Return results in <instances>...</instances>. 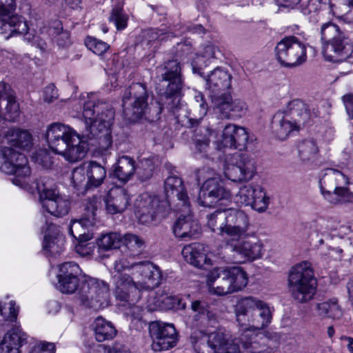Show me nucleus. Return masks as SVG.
Wrapping results in <instances>:
<instances>
[{
  "label": "nucleus",
  "instance_id": "nucleus-57",
  "mask_svg": "<svg viewBox=\"0 0 353 353\" xmlns=\"http://www.w3.org/2000/svg\"><path fill=\"white\" fill-rule=\"evenodd\" d=\"M85 45L93 53L102 56L110 48V46L95 37L88 36L85 39Z\"/></svg>",
  "mask_w": 353,
  "mask_h": 353
},
{
  "label": "nucleus",
  "instance_id": "nucleus-41",
  "mask_svg": "<svg viewBox=\"0 0 353 353\" xmlns=\"http://www.w3.org/2000/svg\"><path fill=\"white\" fill-rule=\"evenodd\" d=\"M89 188L100 186L106 177V170L100 164L90 161L85 163Z\"/></svg>",
  "mask_w": 353,
  "mask_h": 353
},
{
  "label": "nucleus",
  "instance_id": "nucleus-21",
  "mask_svg": "<svg viewBox=\"0 0 353 353\" xmlns=\"http://www.w3.org/2000/svg\"><path fill=\"white\" fill-rule=\"evenodd\" d=\"M251 222L249 216L243 210L226 209V236L230 239L252 237L250 232Z\"/></svg>",
  "mask_w": 353,
  "mask_h": 353
},
{
  "label": "nucleus",
  "instance_id": "nucleus-52",
  "mask_svg": "<svg viewBox=\"0 0 353 353\" xmlns=\"http://www.w3.org/2000/svg\"><path fill=\"white\" fill-rule=\"evenodd\" d=\"M154 168L152 159H141L137 166L135 165V172L141 181H145L153 176Z\"/></svg>",
  "mask_w": 353,
  "mask_h": 353
},
{
  "label": "nucleus",
  "instance_id": "nucleus-20",
  "mask_svg": "<svg viewBox=\"0 0 353 353\" xmlns=\"http://www.w3.org/2000/svg\"><path fill=\"white\" fill-rule=\"evenodd\" d=\"M47 32L59 46L64 47L70 43V34L68 31L63 30L62 24L59 21H54L53 26L48 30L46 28L41 30L39 34H33L27 32L25 39L44 51L47 47L46 41L48 39Z\"/></svg>",
  "mask_w": 353,
  "mask_h": 353
},
{
  "label": "nucleus",
  "instance_id": "nucleus-9",
  "mask_svg": "<svg viewBox=\"0 0 353 353\" xmlns=\"http://www.w3.org/2000/svg\"><path fill=\"white\" fill-rule=\"evenodd\" d=\"M0 171L13 174L11 179L14 185L32 191L30 168L26 157L9 147H0Z\"/></svg>",
  "mask_w": 353,
  "mask_h": 353
},
{
  "label": "nucleus",
  "instance_id": "nucleus-61",
  "mask_svg": "<svg viewBox=\"0 0 353 353\" xmlns=\"http://www.w3.org/2000/svg\"><path fill=\"white\" fill-rule=\"evenodd\" d=\"M225 268H216L208 272L206 279V284L210 293L212 294V290L215 289L216 283L222 276V271Z\"/></svg>",
  "mask_w": 353,
  "mask_h": 353
},
{
  "label": "nucleus",
  "instance_id": "nucleus-11",
  "mask_svg": "<svg viewBox=\"0 0 353 353\" xmlns=\"http://www.w3.org/2000/svg\"><path fill=\"white\" fill-rule=\"evenodd\" d=\"M288 283L294 300L301 303L310 301L316 288L310 263L303 261L293 266L289 274Z\"/></svg>",
  "mask_w": 353,
  "mask_h": 353
},
{
  "label": "nucleus",
  "instance_id": "nucleus-28",
  "mask_svg": "<svg viewBox=\"0 0 353 353\" xmlns=\"http://www.w3.org/2000/svg\"><path fill=\"white\" fill-rule=\"evenodd\" d=\"M19 103L15 99L10 85L0 82V117L14 121L18 116Z\"/></svg>",
  "mask_w": 353,
  "mask_h": 353
},
{
  "label": "nucleus",
  "instance_id": "nucleus-31",
  "mask_svg": "<svg viewBox=\"0 0 353 353\" xmlns=\"http://www.w3.org/2000/svg\"><path fill=\"white\" fill-rule=\"evenodd\" d=\"M208 248L201 243H194L185 245L182 250L185 260L192 265L204 268L211 265V259L208 256Z\"/></svg>",
  "mask_w": 353,
  "mask_h": 353
},
{
  "label": "nucleus",
  "instance_id": "nucleus-32",
  "mask_svg": "<svg viewBox=\"0 0 353 353\" xmlns=\"http://www.w3.org/2000/svg\"><path fill=\"white\" fill-rule=\"evenodd\" d=\"M164 190L168 198L176 196L179 200L177 205L185 208L189 212V199L186 192L184 191L183 181L176 176H168L164 183Z\"/></svg>",
  "mask_w": 353,
  "mask_h": 353
},
{
  "label": "nucleus",
  "instance_id": "nucleus-50",
  "mask_svg": "<svg viewBox=\"0 0 353 353\" xmlns=\"http://www.w3.org/2000/svg\"><path fill=\"white\" fill-rule=\"evenodd\" d=\"M194 97L197 106L199 108V116L188 119V125L190 128L197 126L202 121L208 112V104L204 99L203 94L200 92H195Z\"/></svg>",
  "mask_w": 353,
  "mask_h": 353
},
{
  "label": "nucleus",
  "instance_id": "nucleus-17",
  "mask_svg": "<svg viewBox=\"0 0 353 353\" xmlns=\"http://www.w3.org/2000/svg\"><path fill=\"white\" fill-rule=\"evenodd\" d=\"M100 206L101 199L97 196H93L87 199L84 216L70 223L69 233L72 237L79 240L80 242L86 241L92 238V235L87 232L95 224L96 211Z\"/></svg>",
  "mask_w": 353,
  "mask_h": 353
},
{
  "label": "nucleus",
  "instance_id": "nucleus-47",
  "mask_svg": "<svg viewBox=\"0 0 353 353\" xmlns=\"http://www.w3.org/2000/svg\"><path fill=\"white\" fill-rule=\"evenodd\" d=\"M121 235L117 232L103 234L97 239V245L99 249L109 250L119 248L121 245Z\"/></svg>",
  "mask_w": 353,
  "mask_h": 353
},
{
  "label": "nucleus",
  "instance_id": "nucleus-4",
  "mask_svg": "<svg viewBox=\"0 0 353 353\" xmlns=\"http://www.w3.org/2000/svg\"><path fill=\"white\" fill-rule=\"evenodd\" d=\"M57 279V288L60 292L71 294L78 290L80 303L85 307L99 310L109 304V286L103 281L86 275Z\"/></svg>",
  "mask_w": 353,
  "mask_h": 353
},
{
  "label": "nucleus",
  "instance_id": "nucleus-45",
  "mask_svg": "<svg viewBox=\"0 0 353 353\" xmlns=\"http://www.w3.org/2000/svg\"><path fill=\"white\" fill-rule=\"evenodd\" d=\"M279 5L293 6L299 4L301 12L306 15L316 12L321 8L323 0H275Z\"/></svg>",
  "mask_w": 353,
  "mask_h": 353
},
{
  "label": "nucleus",
  "instance_id": "nucleus-63",
  "mask_svg": "<svg viewBox=\"0 0 353 353\" xmlns=\"http://www.w3.org/2000/svg\"><path fill=\"white\" fill-rule=\"evenodd\" d=\"M33 157L37 163L46 168H49L52 163L51 157L46 150H39L34 153Z\"/></svg>",
  "mask_w": 353,
  "mask_h": 353
},
{
  "label": "nucleus",
  "instance_id": "nucleus-26",
  "mask_svg": "<svg viewBox=\"0 0 353 353\" xmlns=\"http://www.w3.org/2000/svg\"><path fill=\"white\" fill-rule=\"evenodd\" d=\"M181 208L180 210L183 213L175 221L173 232L177 238L187 241L192 239L199 232L200 227L197 221L193 219L190 208L189 207V212H185V208Z\"/></svg>",
  "mask_w": 353,
  "mask_h": 353
},
{
  "label": "nucleus",
  "instance_id": "nucleus-58",
  "mask_svg": "<svg viewBox=\"0 0 353 353\" xmlns=\"http://www.w3.org/2000/svg\"><path fill=\"white\" fill-rule=\"evenodd\" d=\"M225 270L222 271V276L216 283L215 289L212 290V294L224 296L233 293L231 283H230L228 278H225Z\"/></svg>",
  "mask_w": 353,
  "mask_h": 353
},
{
  "label": "nucleus",
  "instance_id": "nucleus-33",
  "mask_svg": "<svg viewBox=\"0 0 353 353\" xmlns=\"http://www.w3.org/2000/svg\"><path fill=\"white\" fill-rule=\"evenodd\" d=\"M64 242V239L60 234L58 227L56 225L50 224L44 236L43 249L51 255L59 254L63 251Z\"/></svg>",
  "mask_w": 353,
  "mask_h": 353
},
{
  "label": "nucleus",
  "instance_id": "nucleus-54",
  "mask_svg": "<svg viewBox=\"0 0 353 353\" xmlns=\"http://www.w3.org/2000/svg\"><path fill=\"white\" fill-rule=\"evenodd\" d=\"M82 270L79 265L72 261L65 262L59 265L57 278H65L71 276H82Z\"/></svg>",
  "mask_w": 353,
  "mask_h": 353
},
{
  "label": "nucleus",
  "instance_id": "nucleus-7",
  "mask_svg": "<svg viewBox=\"0 0 353 353\" xmlns=\"http://www.w3.org/2000/svg\"><path fill=\"white\" fill-rule=\"evenodd\" d=\"M319 34L325 60L341 62L352 55L353 45L347 32L336 23L332 21L321 23Z\"/></svg>",
  "mask_w": 353,
  "mask_h": 353
},
{
  "label": "nucleus",
  "instance_id": "nucleus-44",
  "mask_svg": "<svg viewBox=\"0 0 353 353\" xmlns=\"http://www.w3.org/2000/svg\"><path fill=\"white\" fill-rule=\"evenodd\" d=\"M208 226L212 232L226 236V209L216 210L208 217Z\"/></svg>",
  "mask_w": 353,
  "mask_h": 353
},
{
  "label": "nucleus",
  "instance_id": "nucleus-5",
  "mask_svg": "<svg viewBox=\"0 0 353 353\" xmlns=\"http://www.w3.org/2000/svg\"><path fill=\"white\" fill-rule=\"evenodd\" d=\"M319 114L320 111L315 103L293 99L288 103L283 111L274 115L271 126L272 133L279 139L285 140Z\"/></svg>",
  "mask_w": 353,
  "mask_h": 353
},
{
  "label": "nucleus",
  "instance_id": "nucleus-64",
  "mask_svg": "<svg viewBox=\"0 0 353 353\" xmlns=\"http://www.w3.org/2000/svg\"><path fill=\"white\" fill-rule=\"evenodd\" d=\"M58 97L57 90L54 84L47 85L43 91V99L46 103H52Z\"/></svg>",
  "mask_w": 353,
  "mask_h": 353
},
{
  "label": "nucleus",
  "instance_id": "nucleus-23",
  "mask_svg": "<svg viewBox=\"0 0 353 353\" xmlns=\"http://www.w3.org/2000/svg\"><path fill=\"white\" fill-rule=\"evenodd\" d=\"M230 197V192L225 189L221 180L210 177L201 186L198 201L200 205L211 208L220 200L228 199Z\"/></svg>",
  "mask_w": 353,
  "mask_h": 353
},
{
  "label": "nucleus",
  "instance_id": "nucleus-42",
  "mask_svg": "<svg viewBox=\"0 0 353 353\" xmlns=\"http://www.w3.org/2000/svg\"><path fill=\"white\" fill-rule=\"evenodd\" d=\"M265 338L261 336H250L244 334L241 338L244 353H269L268 346L265 343Z\"/></svg>",
  "mask_w": 353,
  "mask_h": 353
},
{
  "label": "nucleus",
  "instance_id": "nucleus-49",
  "mask_svg": "<svg viewBox=\"0 0 353 353\" xmlns=\"http://www.w3.org/2000/svg\"><path fill=\"white\" fill-rule=\"evenodd\" d=\"M122 1L116 5L112 10L109 21L112 22L118 30H122L127 27L128 17L123 11Z\"/></svg>",
  "mask_w": 353,
  "mask_h": 353
},
{
  "label": "nucleus",
  "instance_id": "nucleus-27",
  "mask_svg": "<svg viewBox=\"0 0 353 353\" xmlns=\"http://www.w3.org/2000/svg\"><path fill=\"white\" fill-rule=\"evenodd\" d=\"M105 210L111 214L123 212L130 202V196L128 191L120 186L112 188L104 199Z\"/></svg>",
  "mask_w": 353,
  "mask_h": 353
},
{
  "label": "nucleus",
  "instance_id": "nucleus-56",
  "mask_svg": "<svg viewBox=\"0 0 353 353\" xmlns=\"http://www.w3.org/2000/svg\"><path fill=\"white\" fill-rule=\"evenodd\" d=\"M270 204V197L267 195L265 190L261 187L255 195L253 202L250 204V207L255 211L262 213L268 208Z\"/></svg>",
  "mask_w": 353,
  "mask_h": 353
},
{
  "label": "nucleus",
  "instance_id": "nucleus-22",
  "mask_svg": "<svg viewBox=\"0 0 353 353\" xmlns=\"http://www.w3.org/2000/svg\"><path fill=\"white\" fill-rule=\"evenodd\" d=\"M232 77L230 72L222 67H216L205 77V88L210 92L212 103L214 99L222 98L229 94Z\"/></svg>",
  "mask_w": 353,
  "mask_h": 353
},
{
  "label": "nucleus",
  "instance_id": "nucleus-51",
  "mask_svg": "<svg viewBox=\"0 0 353 353\" xmlns=\"http://www.w3.org/2000/svg\"><path fill=\"white\" fill-rule=\"evenodd\" d=\"M71 181L78 190L89 189L85 163L73 170Z\"/></svg>",
  "mask_w": 353,
  "mask_h": 353
},
{
  "label": "nucleus",
  "instance_id": "nucleus-15",
  "mask_svg": "<svg viewBox=\"0 0 353 353\" xmlns=\"http://www.w3.org/2000/svg\"><path fill=\"white\" fill-rule=\"evenodd\" d=\"M39 200L48 213L57 217L66 215L70 208V201L59 194L56 188H52L43 181L36 184Z\"/></svg>",
  "mask_w": 353,
  "mask_h": 353
},
{
  "label": "nucleus",
  "instance_id": "nucleus-38",
  "mask_svg": "<svg viewBox=\"0 0 353 353\" xmlns=\"http://www.w3.org/2000/svg\"><path fill=\"white\" fill-rule=\"evenodd\" d=\"M219 53H220V50L214 45L208 44L204 46L201 52L195 57L192 61L193 72L200 74V70L208 66L213 59L217 58Z\"/></svg>",
  "mask_w": 353,
  "mask_h": 353
},
{
  "label": "nucleus",
  "instance_id": "nucleus-46",
  "mask_svg": "<svg viewBox=\"0 0 353 353\" xmlns=\"http://www.w3.org/2000/svg\"><path fill=\"white\" fill-rule=\"evenodd\" d=\"M261 188V186L259 185L254 184L243 185L236 195V202L245 206H250Z\"/></svg>",
  "mask_w": 353,
  "mask_h": 353
},
{
  "label": "nucleus",
  "instance_id": "nucleus-29",
  "mask_svg": "<svg viewBox=\"0 0 353 353\" xmlns=\"http://www.w3.org/2000/svg\"><path fill=\"white\" fill-rule=\"evenodd\" d=\"M134 205L135 214L139 221L143 223H149L154 219L157 213L159 199L144 193L136 199Z\"/></svg>",
  "mask_w": 353,
  "mask_h": 353
},
{
  "label": "nucleus",
  "instance_id": "nucleus-55",
  "mask_svg": "<svg viewBox=\"0 0 353 353\" xmlns=\"http://www.w3.org/2000/svg\"><path fill=\"white\" fill-rule=\"evenodd\" d=\"M121 244L132 252H139L145 243L142 238L130 233L125 234L123 236H121Z\"/></svg>",
  "mask_w": 353,
  "mask_h": 353
},
{
  "label": "nucleus",
  "instance_id": "nucleus-36",
  "mask_svg": "<svg viewBox=\"0 0 353 353\" xmlns=\"http://www.w3.org/2000/svg\"><path fill=\"white\" fill-rule=\"evenodd\" d=\"M92 330L96 340L103 342L114 339L117 331L113 324L103 317H97L92 325Z\"/></svg>",
  "mask_w": 353,
  "mask_h": 353
},
{
  "label": "nucleus",
  "instance_id": "nucleus-8",
  "mask_svg": "<svg viewBox=\"0 0 353 353\" xmlns=\"http://www.w3.org/2000/svg\"><path fill=\"white\" fill-rule=\"evenodd\" d=\"M83 105V116L87 130L93 137L110 139L114 112L110 105L97 99L95 94H88Z\"/></svg>",
  "mask_w": 353,
  "mask_h": 353
},
{
  "label": "nucleus",
  "instance_id": "nucleus-6",
  "mask_svg": "<svg viewBox=\"0 0 353 353\" xmlns=\"http://www.w3.org/2000/svg\"><path fill=\"white\" fill-rule=\"evenodd\" d=\"M46 137L50 148L69 162L82 159L88 150V139L63 123L50 124Z\"/></svg>",
  "mask_w": 353,
  "mask_h": 353
},
{
  "label": "nucleus",
  "instance_id": "nucleus-25",
  "mask_svg": "<svg viewBox=\"0 0 353 353\" xmlns=\"http://www.w3.org/2000/svg\"><path fill=\"white\" fill-rule=\"evenodd\" d=\"M216 132L208 125L197 128L192 138V150L196 158H208L210 152V137L216 136Z\"/></svg>",
  "mask_w": 353,
  "mask_h": 353
},
{
  "label": "nucleus",
  "instance_id": "nucleus-34",
  "mask_svg": "<svg viewBox=\"0 0 353 353\" xmlns=\"http://www.w3.org/2000/svg\"><path fill=\"white\" fill-rule=\"evenodd\" d=\"M153 305H151V309H161V310H183L186 307V303L184 299L179 296L168 295L163 291L157 292L156 296L154 297Z\"/></svg>",
  "mask_w": 353,
  "mask_h": 353
},
{
  "label": "nucleus",
  "instance_id": "nucleus-12",
  "mask_svg": "<svg viewBox=\"0 0 353 353\" xmlns=\"http://www.w3.org/2000/svg\"><path fill=\"white\" fill-rule=\"evenodd\" d=\"M276 57L286 67H294L306 61V46L294 36L285 37L275 47Z\"/></svg>",
  "mask_w": 353,
  "mask_h": 353
},
{
  "label": "nucleus",
  "instance_id": "nucleus-18",
  "mask_svg": "<svg viewBox=\"0 0 353 353\" xmlns=\"http://www.w3.org/2000/svg\"><path fill=\"white\" fill-rule=\"evenodd\" d=\"M149 332L152 339L151 346L154 351H165L176 345L178 334L172 323L161 321L151 322Z\"/></svg>",
  "mask_w": 353,
  "mask_h": 353
},
{
  "label": "nucleus",
  "instance_id": "nucleus-2",
  "mask_svg": "<svg viewBox=\"0 0 353 353\" xmlns=\"http://www.w3.org/2000/svg\"><path fill=\"white\" fill-rule=\"evenodd\" d=\"M162 279L160 268L150 261H135L133 258L127 256L114 261L112 279L115 296L130 305L140 299L141 291L158 287Z\"/></svg>",
  "mask_w": 353,
  "mask_h": 353
},
{
  "label": "nucleus",
  "instance_id": "nucleus-3",
  "mask_svg": "<svg viewBox=\"0 0 353 353\" xmlns=\"http://www.w3.org/2000/svg\"><path fill=\"white\" fill-rule=\"evenodd\" d=\"M236 321L243 332L239 339L227 340L223 353H240L242 345L241 338L244 334L250 336H258L252 331L262 330L268 327L272 319V310L270 305L259 298L246 296L239 299L234 306ZM242 350L243 347L241 346ZM244 353V352L243 351Z\"/></svg>",
  "mask_w": 353,
  "mask_h": 353
},
{
  "label": "nucleus",
  "instance_id": "nucleus-14",
  "mask_svg": "<svg viewBox=\"0 0 353 353\" xmlns=\"http://www.w3.org/2000/svg\"><path fill=\"white\" fill-rule=\"evenodd\" d=\"M256 173L254 160L246 154L227 156L224 165L225 176L234 182L251 180Z\"/></svg>",
  "mask_w": 353,
  "mask_h": 353
},
{
  "label": "nucleus",
  "instance_id": "nucleus-39",
  "mask_svg": "<svg viewBox=\"0 0 353 353\" xmlns=\"http://www.w3.org/2000/svg\"><path fill=\"white\" fill-rule=\"evenodd\" d=\"M298 157L304 163H312L319 155V147L314 139L300 141L297 145Z\"/></svg>",
  "mask_w": 353,
  "mask_h": 353
},
{
  "label": "nucleus",
  "instance_id": "nucleus-35",
  "mask_svg": "<svg viewBox=\"0 0 353 353\" xmlns=\"http://www.w3.org/2000/svg\"><path fill=\"white\" fill-rule=\"evenodd\" d=\"M113 176L123 183L128 182L135 173V161L128 156L119 157L112 165Z\"/></svg>",
  "mask_w": 353,
  "mask_h": 353
},
{
  "label": "nucleus",
  "instance_id": "nucleus-62",
  "mask_svg": "<svg viewBox=\"0 0 353 353\" xmlns=\"http://www.w3.org/2000/svg\"><path fill=\"white\" fill-rule=\"evenodd\" d=\"M29 353H55L54 343L45 341L37 342L30 349Z\"/></svg>",
  "mask_w": 353,
  "mask_h": 353
},
{
  "label": "nucleus",
  "instance_id": "nucleus-43",
  "mask_svg": "<svg viewBox=\"0 0 353 353\" xmlns=\"http://www.w3.org/2000/svg\"><path fill=\"white\" fill-rule=\"evenodd\" d=\"M7 139L12 145L24 150L29 149L32 145L31 134L26 130L10 129Z\"/></svg>",
  "mask_w": 353,
  "mask_h": 353
},
{
  "label": "nucleus",
  "instance_id": "nucleus-40",
  "mask_svg": "<svg viewBox=\"0 0 353 353\" xmlns=\"http://www.w3.org/2000/svg\"><path fill=\"white\" fill-rule=\"evenodd\" d=\"M225 278H228L233 292L243 290L248 284V278L241 267L225 268Z\"/></svg>",
  "mask_w": 353,
  "mask_h": 353
},
{
  "label": "nucleus",
  "instance_id": "nucleus-13",
  "mask_svg": "<svg viewBox=\"0 0 353 353\" xmlns=\"http://www.w3.org/2000/svg\"><path fill=\"white\" fill-rule=\"evenodd\" d=\"M14 0H0V35L5 39L27 33L26 21L21 16L14 14Z\"/></svg>",
  "mask_w": 353,
  "mask_h": 353
},
{
  "label": "nucleus",
  "instance_id": "nucleus-60",
  "mask_svg": "<svg viewBox=\"0 0 353 353\" xmlns=\"http://www.w3.org/2000/svg\"><path fill=\"white\" fill-rule=\"evenodd\" d=\"M91 353H130V351L124 345L115 343L112 346L99 345Z\"/></svg>",
  "mask_w": 353,
  "mask_h": 353
},
{
  "label": "nucleus",
  "instance_id": "nucleus-53",
  "mask_svg": "<svg viewBox=\"0 0 353 353\" xmlns=\"http://www.w3.org/2000/svg\"><path fill=\"white\" fill-rule=\"evenodd\" d=\"M19 313V307L12 300L0 302V314L5 320L11 322L16 321Z\"/></svg>",
  "mask_w": 353,
  "mask_h": 353
},
{
  "label": "nucleus",
  "instance_id": "nucleus-24",
  "mask_svg": "<svg viewBox=\"0 0 353 353\" xmlns=\"http://www.w3.org/2000/svg\"><path fill=\"white\" fill-rule=\"evenodd\" d=\"M214 111L221 119H235L243 116L247 110L246 103L241 99L232 100L230 93L222 98L214 99Z\"/></svg>",
  "mask_w": 353,
  "mask_h": 353
},
{
  "label": "nucleus",
  "instance_id": "nucleus-30",
  "mask_svg": "<svg viewBox=\"0 0 353 353\" xmlns=\"http://www.w3.org/2000/svg\"><path fill=\"white\" fill-rule=\"evenodd\" d=\"M28 336L20 325H15L0 342V353H21L20 347L26 343Z\"/></svg>",
  "mask_w": 353,
  "mask_h": 353
},
{
  "label": "nucleus",
  "instance_id": "nucleus-59",
  "mask_svg": "<svg viewBox=\"0 0 353 353\" xmlns=\"http://www.w3.org/2000/svg\"><path fill=\"white\" fill-rule=\"evenodd\" d=\"M207 339L208 334L201 330H195L191 334L190 342L196 353H203L201 351V346L204 345Z\"/></svg>",
  "mask_w": 353,
  "mask_h": 353
},
{
  "label": "nucleus",
  "instance_id": "nucleus-10",
  "mask_svg": "<svg viewBox=\"0 0 353 353\" xmlns=\"http://www.w3.org/2000/svg\"><path fill=\"white\" fill-rule=\"evenodd\" d=\"M348 183V177L341 171L327 168L319 180V188L324 199L331 204L353 203V192L346 187Z\"/></svg>",
  "mask_w": 353,
  "mask_h": 353
},
{
  "label": "nucleus",
  "instance_id": "nucleus-37",
  "mask_svg": "<svg viewBox=\"0 0 353 353\" xmlns=\"http://www.w3.org/2000/svg\"><path fill=\"white\" fill-rule=\"evenodd\" d=\"M314 314L320 318H331L338 319L343 315V312L338 304L336 298H332L321 303H316L314 309Z\"/></svg>",
  "mask_w": 353,
  "mask_h": 353
},
{
  "label": "nucleus",
  "instance_id": "nucleus-1",
  "mask_svg": "<svg viewBox=\"0 0 353 353\" xmlns=\"http://www.w3.org/2000/svg\"><path fill=\"white\" fill-rule=\"evenodd\" d=\"M163 70L161 85L163 88L159 90L162 105L151 104L150 107L146 86L133 83L123 97V114L128 120L134 122L143 117L153 120L158 118L162 108L172 112L178 107L183 86L180 63L176 60L168 61L165 63Z\"/></svg>",
  "mask_w": 353,
  "mask_h": 353
},
{
  "label": "nucleus",
  "instance_id": "nucleus-48",
  "mask_svg": "<svg viewBox=\"0 0 353 353\" xmlns=\"http://www.w3.org/2000/svg\"><path fill=\"white\" fill-rule=\"evenodd\" d=\"M227 340L223 332L214 331L208 334L207 344L212 353H223Z\"/></svg>",
  "mask_w": 353,
  "mask_h": 353
},
{
  "label": "nucleus",
  "instance_id": "nucleus-19",
  "mask_svg": "<svg viewBox=\"0 0 353 353\" xmlns=\"http://www.w3.org/2000/svg\"><path fill=\"white\" fill-rule=\"evenodd\" d=\"M249 141V132L243 127L236 124L226 125L221 138L214 141L217 150L224 148H234L243 150L247 148Z\"/></svg>",
  "mask_w": 353,
  "mask_h": 353
},
{
  "label": "nucleus",
  "instance_id": "nucleus-16",
  "mask_svg": "<svg viewBox=\"0 0 353 353\" xmlns=\"http://www.w3.org/2000/svg\"><path fill=\"white\" fill-rule=\"evenodd\" d=\"M232 238L227 240L225 246L239 257L241 261H252L261 259L265 252L264 245L261 240L253 237Z\"/></svg>",
  "mask_w": 353,
  "mask_h": 353
}]
</instances>
